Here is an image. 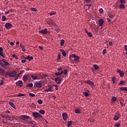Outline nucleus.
<instances>
[{
	"instance_id": "obj_1",
	"label": "nucleus",
	"mask_w": 127,
	"mask_h": 127,
	"mask_svg": "<svg viewBox=\"0 0 127 127\" xmlns=\"http://www.w3.org/2000/svg\"><path fill=\"white\" fill-rule=\"evenodd\" d=\"M0 65L3 69H6V66L9 65V63L2 59L0 63Z\"/></svg>"
},
{
	"instance_id": "obj_2",
	"label": "nucleus",
	"mask_w": 127,
	"mask_h": 127,
	"mask_svg": "<svg viewBox=\"0 0 127 127\" xmlns=\"http://www.w3.org/2000/svg\"><path fill=\"white\" fill-rule=\"evenodd\" d=\"M17 74V72L15 70L12 71L11 72H6L5 75H7L9 77H15Z\"/></svg>"
},
{
	"instance_id": "obj_3",
	"label": "nucleus",
	"mask_w": 127,
	"mask_h": 127,
	"mask_svg": "<svg viewBox=\"0 0 127 127\" xmlns=\"http://www.w3.org/2000/svg\"><path fill=\"white\" fill-rule=\"evenodd\" d=\"M32 115L35 118H42V115L38 112H33Z\"/></svg>"
},
{
	"instance_id": "obj_4",
	"label": "nucleus",
	"mask_w": 127,
	"mask_h": 127,
	"mask_svg": "<svg viewBox=\"0 0 127 127\" xmlns=\"http://www.w3.org/2000/svg\"><path fill=\"white\" fill-rule=\"evenodd\" d=\"M71 58H74V60L75 62L78 61L79 60V59H80L79 57L77 56H76L75 55H73V54L71 55V56H69V59H71Z\"/></svg>"
},
{
	"instance_id": "obj_5",
	"label": "nucleus",
	"mask_w": 127,
	"mask_h": 127,
	"mask_svg": "<svg viewBox=\"0 0 127 127\" xmlns=\"http://www.w3.org/2000/svg\"><path fill=\"white\" fill-rule=\"evenodd\" d=\"M62 78L61 76H59L55 79V81L58 84H60L62 82Z\"/></svg>"
},
{
	"instance_id": "obj_6",
	"label": "nucleus",
	"mask_w": 127,
	"mask_h": 127,
	"mask_svg": "<svg viewBox=\"0 0 127 127\" xmlns=\"http://www.w3.org/2000/svg\"><path fill=\"white\" fill-rule=\"evenodd\" d=\"M13 27V25L10 23H6L5 24V27L7 29H10Z\"/></svg>"
},
{
	"instance_id": "obj_7",
	"label": "nucleus",
	"mask_w": 127,
	"mask_h": 127,
	"mask_svg": "<svg viewBox=\"0 0 127 127\" xmlns=\"http://www.w3.org/2000/svg\"><path fill=\"white\" fill-rule=\"evenodd\" d=\"M34 84L35 85H34V87H35V86H36L37 88H41L42 87V83H41L40 82H35Z\"/></svg>"
},
{
	"instance_id": "obj_8",
	"label": "nucleus",
	"mask_w": 127,
	"mask_h": 127,
	"mask_svg": "<svg viewBox=\"0 0 127 127\" xmlns=\"http://www.w3.org/2000/svg\"><path fill=\"white\" fill-rule=\"evenodd\" d=\"M117 72L120 74V76L121 77H123L124 76L125 73L122 70L120 69H117Z\"/></svg>"
},
{
	"instance_id": "obj_9",
	"label": "nucleus",
	"mask_w": 127,
	"mask_h": 127,
	"mask_svg": "<svg viewBox=\"0 0 127 127\" xmlns=\"http://www.w3.org/2000/svg\"><path fill=\"white\" fill-rule=\"evenodd\" d=\"M62 117L63 120L65 121H66L67 119L68 118L67 114H66V113H63V114H62Z\"/></svg>"
},
{
	"instance_id": "obj_10",
	"label": "nucleus",
	"mask_w": 127,
	"mask_h": 127,
	"mask_svg": "<svg viewBox=\"0 0 127 127\" xmlns=\"http://www.w3.org/2000/svg\"><path fill=\"white\" fill-rule=\"evenodd\" d=\"M54 85H49L48 88L47 89L45 90L46 92H52V88H53Z\"/></svg>"
},
{
	"instance_id": "obj_11",
	"label": "nucleus",
	"mask_w": 127,
	"mask_h": 127,
	"mask_svg": "<svg viewBox=\"0 0 127 127\" xmlns=\"http://www.w3.org/2000/svg\"><path fill=\"white\" fill-rule=\"evenodd\" d=\"M30 76V74H27V75H24L23 76V80L25 82L27 81L28 77Z\"/></svg>"
},
{
	"instance_id": "obj_12",
	"label": "nucleus",
	"mask_w": 127,
	"mask_h": 127,
	"mask_svg": "<svg viewBox=\"0 0 127 127\" xmlns=\"http://www.w3.org/2000/svg\"><path fill=\"white\" fill-rule=\"evenodd\" d=\"M20 118L23 121H25L26 119H28L29 117L28 116L22 115Z\"/></svg>"
},
{
	"instance_id": "obj_13",
	"label": "nucleus",
	"mask_w": 127,
	"mask_h": 127,
	"mask_svg": "<svg viewBox=\"0 0 127 127\" xmlns=\"http://www.w3.org/2000/svg\"><path fill=\"white\" fill-rule=\"evenodd\" d=\"M23 83L22 80H19L18 81L16 82V85L17 86H19L20 87L22 86Z\"/></svg>"
},
{
	"instance_id": "obj_14",
	"label": "nucleus",
	"mask_w": 127,
	"mask_h": 127,
	"mask_svg": "<svg viewBox=\"0 0 127 127\" xmlns=\"http://www.w3.org/2000/svg\"><path fill=\"white\" fill-rule=\"evenodd\" d=\"M120 117H121V115L120 114H118L117 115H115L114 118V121H118Z\"/></svg>"
},
{
	"instance_id": "obj_15",
	"label": "nucleus",
	"mask_w": 127,
	"mask_h": 127,
	"mask_svg": "<svg viewBox=\"0 0 127 127\" xmlns=\"http://www.w3.org/2000/svg\"><path fill=\"white\" fill-rule=\"evenodd\" d=\"M85 82L86 83V84H89L91 86L94 85V83L92 81H91V80H85Z\"/></svg>"
},
{
	"instance_id": "obj_16",
	"label": "nucleus",
	"mask_w": 127,
	"mask_h": 127,
	"mask_svg": "<svg viewBox=\"0 0 127 127\" xmlns=\"http://www.w3.org/2000/svg\"><path fill=\"white\" fill-rule=\"evenodd\" d=\"M48 32V29L47 28H44V30H42L40 31V33H42L43 34H46Z\"/></svg>"
},
{
	"instance_id": "obj_17",
	"label": "nucleus",
	"mask_w": 127,
	"mask_h": 127,
	"mask_svg": "<svg viewBox=\"0 0 127 127\" xmlns=\"http://www.w3.org/2000/svg\"><path fill=\"white\" fill-rule=\"evenodd\" d=\"M104 22V21L103 19H100L99 20V26H102Z\"/></svg>"
},
{
	"instance_id": "obj_18",
	"label": "nucleus",
	"mask_w": 127,
	"mask_h": 127,
	"mask_svg": "<svg viewBox=\"0 0 127 127\" xmlns=\"http://www.w3.org/2000/svg\"><path fill=\"white\" fill-rule=\"evenodd\" d=\"M61 52L62 53L64 57H66L67 54L65 51H64V50H61Z\"/></svg>"
},
{
	"instance_id": "obj_19",
	"label": "nucleus",
	"mask_w": 127,
	"mask_h": 127,
	"mask_svg": "<svg viewBox=\"0 0 127 127\" xmlns=\"http://www.w3.org/2000/svg\"><path fill=\"white\" fill-rule=\"evenodd\" d=\"M30 76H31L34 80H37L36 74H35V75L30 74Z\"/></svg>"
},
{
	"instance_id": "obj_20",
	"label": "nucleus",
	"mask_w": 127,
	"mask_h": 127,
	"mask_svg": "<svg viewBox=\"0 0 127 127\" xmlns=\"http://www.w3.org/2000/svg\"><path fill=\"white\" fill-rule=\"evenodd\" d=\"M62 74H63V71H58V72H56L55 73V75L57 76H61V75H62Z\"/></svg>"
},
{
	"instance_id": "obj_21",
	"label": "nucleus",
	"mask_w": 127,
	"mask_h": 127,
	"mask_svg": "<svg viewBox=\"0 0 127 127\" xmlns=\"http://www.w3.org/2000/svg\"><path fill=\"white\" fill-rule=\"evenodd\" d=\"M9 104L10 106H11L12 107L13 109L16 110V107L14 106V104L12 102H9Z\"/></svg>"
},
{
	"instance_id": "obj_22",
	"label": "nucleus",
	"mask_w": 127,
	"mask_h": 127,
	"mask_svg": "<svg viewBox=\"0 0 127 127\" xmlns=\"http://www.w3.org/2000/svg\"><path fill=\"white\" fill-rule=\"evenodd\" d=\"M93 66L95 70H98L99 69V66L96 64H93Z\"/></svg>"
},
{
	"instance_id": "obj_23",
	"label": "nucleus",
	"mask_w": 127,
	"mask_h": 127,
	"mask_svg": "<svg viewBox=\"0 0 127 127\" xmlns=\"http://www.w3.org/2000/svg\"><path fill=\"white\" fill-rule=\"evenodd\" d=\"M126 81L125 80H121L120 83L118 84V85L119 86H122L124 85Z\"/></svg>"
},
{
	"instance_id": "obj_24",
	"label": "nucleus",
	"mask_w": 127,
	"mask_h": 127,
	"mask_svg": "<svg viewBox=\"0 0 127 127\" xmlns=\"http://www.w3.org/2000/svg\"><path fill=\"white\" fill-rule=\"evenodd\" d=\"M72 122H73L72 121H69L67 124V127H71L72 126Z\"/></svg>"
},
{
	"instance_id": "obj_25",
	"label": "nucleus",
	"mask_w": 127,
	"mask_h": 127,
	"mask_svg": "<svg viewBox=\"0 0 127 127\" xmlns=\"http://www.w3.org/2000/svg\"><path fill=\"white\" fill-rule=\"evenodd\" d=\"M29 123L30 124V125H33V127H35V121H30Z\"/></svg>"
},
{
	"instance_id": "obj_26",
	"label": "nucleus",
	"mask_w": 127,
	"mask_h": 127,
	"mask_svg": "<svg viewBox=\"0 0 127 127\" xmlns=\"http://www.w3.org/2000/svg\"><path fill=\"white\" fill-rule=\"evenodd\" d=\"M75 114H81V111H80V109H76V110H75Z\"/></svg>"
},
{
	"instance_id": "obj_27",
	"label": "nucleus",
	"mask_w": 127,
	"mask_h": 127,
	"mask_svg": "<svg viewBox=\"0 0 127 127\" xmlns=\"http://www.w3.org/2000/svg\"><path fill=\"white\" fill-rule=\"evenodd\" d=\"M39 113L40 114L44 115V114H45V110H39Z\"/></svg>"
},
{
	"instance_id": "obj_28",
	"label": "nucleus",
	"mask_w": 127,
	"mask_h": 127,
	"mask_svg": "<svg viewBox=\"0 0 127 127\" xmlns=\"http://www.w3.org/2000/svg\"><path fill=\"white\" fill-rule=\"evenodd\" d=\"M120 90L122 91H127V87H121Z\"/></svg>"
},
{
	"instance_id": "obj_29",
	"label": "nucleus",
	"mask_w": 127,
	"mask_h": 127,
	"mask_svg": "<svg viewBox=\"0 0 127 127\" xmlns=\"http://www.w3.org/2000/svg\"><path fill=\"white\" fill-rule=\"evenodd\" d=\"M120 8L121 9H125L126 8V6L124 4H121L120 5Z\"/></svg>"
},
{
	"instance_id": "obj_30",
	"label": "nucleus",
	"mask_w": 127,
	"mask_h": 127,
	"mask_svg": "<svg viewBox=\"0 0 127 127\" xmlns=\"http://www.w3.org/2000/svg\"><path fill=\"white\" fill-rule=\"evenodd\" d=\"M64 42H65L64 40V39L61 40V46H64Z\"/></svg>"
},
{
	"instance_id": "obj_31",
	"label": "nucleus",
	"mask_w": 127,
	"mask_h": 127,
	"mask_svg": "<svg viewBox=\"0 0 127 127\" xmlns=\"http://www.w3.org/2000/svg\"><path fill=\"white\" fill-rule=\"evenodd\" d=\"M26 86L30 87L32 88L33 86V84L32 83H29V84H27Z\"/></svg>"
},
{
	"instance_id": "obj_32",
	"label": "nucleus",
	"mask_w": 127,
	"mask_h": 127,
	"mask_svg": "<svg viewBox=\"0 0 127 127\" xmlns=\"http://www.w3.org/2000/svg\"><path fill=\"white\" fill-rule=\"evenodd\" d=\"M56 14V12L52 11L49 13L50 16H52L53 15H55Z\"/></svg>"
},
{
	"instance_id": "obj_33",
	"label": "nucleus",
	"mask_w": 127,
	"mask_h": 127,
	"mask_svg": "<svg viewBox=\"0 0 127 127\" xmlns=\"http://www.w3.org/2000/svg\"><path fill=\"white\" fill-rule=\"evenodd\" d=\"M116 76H114L113 78H112V81L113 82V84H116Z\"/></svg>"
},
{
	"instance_id": "obj_34",
	"label": "nucleus",
	"mask_w": 127,
	"mask_h": 127,
	"mask_svg": "<svg viewBox=\"0 0 127 127\" xmlns=\"http://www.w3.org/2000/svg\"><path fill=\"white\" fill-rule=\"evenodd\" d=\"M25 94H19V95H18L17 96V97H25Z\"/></svg>"
},
{
	"instance_id": "obj_35",
	"label": "nucleus",
	"mask_w": 127,
	"mask_h": 127,
	"mask_svg": "<svg viewBox=\"0 0 127 127\" xmlns=\"http://www.w3.org/2000/svg\"><path fill=\"white\" fill-rule=\"evenodd\" d=\"M30 9L32 10V11H33V12H37V8H35V7H32V8H30Z\"/></svg>"
},
{
	"instance_id": "obj_36",
	"label": "nucleus",
	"mask_w": 127,
	"mask_h": 127,
	"mask_svg": "<svg viewBox=\"0 0 127 127\" xmlns=\"http://www.w3.org/2000/svg\"><path fill=\"white\" fill-rule=\"evenodd\" d=\"M107 15H108V16H109V17L110 18H113V17H114V15H112V14H110L109 12H108V13H107Z\"/></svg>"
},
{
	"instance_id": "obj_37",
	"label": "nucleus",
	"mask_w": 127,
	"mask_h": 127,
	"mask_svg": "<svg viewBox=\"0 0 127 127\" xmlns=\"http://www.w3.org/2000/svg\"><path fill=\"white\" fill-rule=\"evenodd\" d=\"M36 75V76H37V80L38 79H40L42 77V75L40 74H37Z\"/></svg>"
},
{
	"instance_id": "obj_38",
	"label": "nucleus",
	"mask_w": 127,
	"mask_h": 127,
	"mask_svg": "<svg viewBox=\"0 0 127 127\" xmlns=\"http://www.w3.org/2000/svg\"><path fill=\"white\" fill-rule=\"evenodd\" d=\"M12 57L15 58L16 60H18V58L16 55H13Z\"/></svg>"
},
{
	"instance_id": "obj_39",
	"label": "nucleus",
	"mask_w": 127,
	"mask_h": 127,
	"mask_svg": "<svg viewBox=\"0 0 127 127\" xmlns=\"http://www.w3.org/2000/svg\"><path fill=\"white\" fill-rule=\"evenodd\" d=\"M120 126H121V124H120V123H116L115 125V127H120Z\"/></svg>"
},
{
	"instance_id": "obj_40",
	"label": "nucleus",
	"mask_w": 127,
	"mask_h": 127,
	"mask_svg": "<svg viewBox=\"0 0 127 127\" xmlns=\"http://www.w3.org/2000/svg\"><path fill=\"white\" fill-rule=\"evenodd\" d=\"M120 2L121 4H125L126 3V1H125V0H120Z\"/></svg>"
},
{
	"instance_id": "obj_41",
	"label": "nucleus",
	"mask_w": 127,
	"mask_h": 127,
	"mask_svg": "<svg viewBox=\"0 0 127 127\" xmlns=\"http://www.w3.org/2000/svg\"><path fill=\"white\" fill-rule=\"evenodd\" d=\"M24 72V70H21L20 71V72H19V73L17 74L18 75V77H19L20 76V75L22 73H23Z\"/></svg>"
},
{
	"instance_id": "obj_42",
	"label": "nucleus",
	"mask_w": 127,
	"mask_h": 127,
	"mask_svg": "<svg viewBox=\"0 0 127 127\" xmlns=\"http://www.w3.org/2000/svg\"><path fill=\"white\" fill-rule=\"evenodd\" d=\"M84 95L85 97H88L90 96V94L88 93L87 92H85Z\"/></svg>"
},
{
	"instance_id": "obj_43",
	"label": "nucleus",
	"mask_w": 127,
	"mask_h": 127,
	"mask_svg": "<svg viewBox=\"0 0 127 127\" xmlns=\"http://www.w3.org/2000/svg\"><path fill=\"white\" fill-rule=\"evenodd\" d=\"M37 103L39 105H42V103H43V102H42V100H38V101H37Z\"/></svg>"
},
{
	"instance_id": "obj_44",
	"label": "nucleus",
	"mask_w": 127,
	"mask_h": 127,
	"mask_svg": "<svg viewBox=\"0 0 127 127\" xmlns=\"http://www.w3.org/2000/svg\"><path fill=\"white\" fill-rule=\"evenodd\" d=\"M68 71L67 70V69H64V71H63V73H64V75L67 74Z\"/></svg>"
},
{
	"instance_id": "obj_45",
	"label": "nucleus",
	"mask_w": 127,
	"mask_h": 127,
	"mask_svg": "<svg viewBox=\"0 0 127 127\" xmlns=\"http://www.w3.org/2000/svg\"><path fill=\"white\" fill-rule=\"evenodd\" d=\"M87 35H88V36L89 37H92L93 36V35L92 34V33L90 32L87 33Z\"/></svg>"
},
{
	"instance_id": "obj_46",
	"label": "nucleus",
	"mask_w": 127,
	"mask_h": 127,
	"mask_svg": "<svg viewBox=\"0 0 127 127\" xmlns=\"http://www.w3.org/2000/svg\"><path fill=\"white\" fill-rule=\"evenodd\" d=\"M61 57V54L59 53L58 55V61H60Z\"/></svg>"
},
{
	"instance_id": "obj_47",
	"label": "nucleus",
	"mask_w": 127,
	"mask_h": 127,
	"mask_svg": "<svg viewBox=\"0 0 127 127\" xmlns=\"http://www.w3.org/2000/svg\"><path fill=\"white\" fill-rule=\"evenodd\" d=\"M104 12V10L102 8H99V13H102Z\"/></svg>"
},
{
	"instance_id": "obj_48",
	"label": "nucleus",
	"mask_w": 127,
	"mask_h": 127,
	"mask_svg": "<svg viewBox=\"0 0 127 127\" xmlns=\"http://www.w3.org/2000/svg\"><path fill=\"white\" fill-rule=\"evenodd\" d=\"M0 55L2 58H5V56H3V52H0Z\"/></svg>"
},
{
	"instance_id": "obj_49",
	"label": "nucleus",
	"mask_w": 127,
	"mask_h": 127,
	"mask_svg": "<svg viewBox=\"0 0 127 127\" xmlns=\"http://www.w3.org/2000/svg\"><path fill=\"white\" fill-rule=\"evenodd\" d=\"M6 19V16H2V21H5Z\"/></svg>"
},
{
	"instance_id": "obj_50",
	"label": "nucleus",
	"mask_w": 127,
	"mask_h": 127,
	"mask_svg": "<svg viewBox=\"0 0 127 127\" xmlns=\"http://www.w3.org/2000/svg\"><path fill=\"white\" fill-rule=\"evenodd\" d=\"M112 101L116 102L117 101V98L115 97H112Z\"/></svg>"
},
{
	"instance_id": "obj_51",
	"label": "nucleus",
	"mask_w": 127,
	"mask_h": 127,
	"mask_svg": "<svg viewBox=\"0 0 127 127\" xmlns=\"http://www.w3.org/2000/svg\"><path fill=\"white\" fill-rule=\"evenodd\" d=\"M4 71H2L0 73H1L2 74H4L5 76H7V75H5V72H6V71L5 70L3 69Z\"/></svg>"
},
{
	"instance_id": "obj_52",
	"label": "nucleus",
	"mask_w": 127,
	"mask_h": 127,
	"mask_svg": "<svg viewBox=\"0 0 127 127\" xmlns=\"http://www.w3.org/2000/svg\"><path fill=\"white\" fill-rule=\"evenodd\" d=\"M29 96L31 97H35V95L34 94H32V93H30L29 94Z\"/></svg>"
},
{
	"instance_id": "obj_53",
	"label": "nucleus",
	"mask_w": 127,
	"mask_h": 127,
	"mask_svg": "<svg viewBox=\"0 0 127 127\" xmlns=\"http://www.w3.org/2000/svg\"><path fill=\"white\" fill-rule=\"evenodd\" d=\"M106 51H107V50H106V49H105L103 50V55L106 54Z\"/></svg>"
},
{
	"instance_id": "obj_54",
	"label": "nucleus",
	"mask_w": 127,
	"mask_h": 127,
	"mask_svg": "<svg viewBox=\"0 0 127 127\" xmlns=\"http://www.w3.org/2000/svg\"><path fill=\"white\" fill-rule=\"evenodd\" d=\"M95 122V120L93 119H90V123H93Z\"/></svg>"
},
{
	"instance_id": "obj_55",
	"label": "nucleus",
	"mask_w": 127,
	"mask_h": 127,
	"mask_svg": "<svg viewBox=\"0 0 127 127\" xmlns=\"http://www.w3.org/2000/svg\"><path fill=\"white\" fill-rule=\"evenodd\" d=\"M5 119H11V117H9V116H5Z\"/></svg>"
},
{
	"instance_id": "obj_56",
	"label": "nucleus",
	"mask_w": 127,
	"mask_h": 127,
	"mask_svg": "<svg viewBox=\"0 0 127 127\" xmlns=\"http://www.w3.org/2000/svg\"><path fill=\"white\" fill-rule=\"evenodd\" d=\"M32 60H33V57L30 56L29 61H31Z\"/></svg>"
},
{
	"instance_id": "obj_57",
	"label": "nucleus",
	"mask_w": 127,
	"mask_h": 127,
	"mask_svg": "<svg viewBox=\"0 0 127 127\" xmlns=\"http://www.w3.org/2000/svg\"><path fill=\"white\" fill-rule=\"evenodd\" d=\"M20 46L22 49L24 47V46L23 44H20Z\"/></svg>"
},
{
	"instance_id": "obj_58",
	"label": "nucleus",
	"mask_w": 127,
	"mask_h": 127,
	"mask_svg": "<svg viewBox=\"0 0 127 127\" xmlns=\"http://www.w3.org/2000/svg\"><path fill=\"white\" fill-rule=\"evenodd\" d=\"M3 51V49L2 47H0V52H2Z\"/></svg>"
},
{
	"instance_id": "obj_59",
	"label": "nucleus",
	"mask_w": 127,
	"mask_h": 127,
	"mask_svg": "<svg viewBox=\"0 0 127 127\" xmlns=\"http://www.w3.org/2000/svg\"><path fill=\"white\" fill-rule=\"evenodd\" d=\"M22 51H23V52H25V51H26V49L24 48V47L22 48Z\"/></svg>"
},
{
	"instance_id": "obj_60",
	"label": "nucleus",
	"mask_w": 127,
	"mask_h": 127,
	"mask_svg": "<svg viewBox=\"0 0 127 127\" xmlns=\"http://www.w3.org/2000/svg\"><path fill=\"white\" fill-rule=\"evenodd\" d=\"M2 71H4V70H3V68L0 67V73L2 72Z\"/></svg>"
},
{
	"instance_id": "obj_61",
	"label": "nucleus",
	"mask_w": 127,
	"mask_h": 127,
	"mask_svg": "<svg viewBox=\"0 0 127 127\" xmlns=\"http://www.w3.org/2000/svg\"><path fill=\"white\" fill-rule=\"evenodd\" d=\"M3 84V80H1V82L0 83V85Z\"/></svg>"
},
{
	"instance_id": "obj_62",
	"label": "nucleus",
	"mask_w": 127,
	"mask_h": 127,
	"mask_svg": "<svg viewBox=\"0 0 127 127\" xmlns=\"http://www.w3.org/2000/svg\"><path fill=\"white\" fill-rule=\"evenodd\" d=\"M26 62V60H23L21 61V63H24Z\"/></svg>"
},
{
	"instance_id": "obj_63",
	"label": "nucleus",
	"mask_w": 127,
	"mask_h": 127,
	"mask_svg": "<svg viewBox=\"0 0 127 127\" xmlns=\"http://www.w3.org/2000/svg\"><path fill=\"white\" fill-rule=\"evenodd\" d=\"M124 47H125V51H127V45H125V46H124Z\"/></svg>"
},
{
	"instance_id": "obj_64",
	"label": "nucleus",
	"mask_w": 127,
	"mask_h": 127,
	"mask_svg": "<svg viewBox=\"0 0 127 127\" xmlns=\"http://www.w3.org/2000/svg\"><path fill=\"white\" fill-rule=\"evenodd\" d=\"M109 44L110 46H112V45H113L112 42H110L109 43Z\"/></svg>"
}]
</instances>
